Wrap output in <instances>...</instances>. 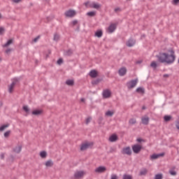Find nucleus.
<instances>
[{
  "label": "nucleus",
  "instance_id": "26",
  "mask_svg": "<svg viewBox=\"0 0 179 179\" xmlns=\"http://www.w3.org/2000/svg\"><path fill=\"white\" fill-rule=\"evenodd\" d=\"M12 43H13V40L10 39L6 44L3 45V47H9V45L12 44Z\"/></svg>",
  "mask_w": 179,
  "mask_h": 179
},
{
  "label": "nucleus",
  "instance_id": "36",
  "mask_svg": "<svg viewBox=\"0 0 179 179\" xmlns=\"http://www.w3.org/2000/svg\"><path fill=\"white\" fill-rule=\"evenodd\" d=\"M53 40H54L55 41H58L59 40V35L55 34L54 35V38H53Z\"/></svg>",
  "mask_w": 179,
  "mask_h": 179
},
{
  "label": "nucleus",
  "instance_id": "11",
  "mask_svg": "<svg viewBox=\"0 0 179 179\" xmlns=\"http://www.w3.org/2000/svg\"><path fill=\"white\" fill-rule=\"evenodd\" d=\"M103 99H110L111 97V91L110 90H105L103 92Z\"/></svg>",
  "mask_w": 179,
  "mask_h": 179
},
{
  "label": "nucleus",
  "instance_id": "27",
  "mask_svg": "<svg viewBox=\"0 0 179 179\" xmlns=\"http://www.w3.org/2000/svg\"><path fill=\"white\" fill-rule=\"evenodd\" d=\"M129 124L131 125H134V124H136V119L135 118H131L129 120Z\"/></svg>",
  "mask_w": 179,
  "mask_h": 179
},
{
  "label": "nucleus",
  "instance_id": "13",
  "mask_svg": "<svg viewBox=\"0 0 179 179\" xmlns=\"http://www.w3.org/2000/svg\"><path fill=\"white\" fill-rule=\"evenodd\" d=\"M164 156V153H161V154H153L152 155L150 156L151 160H155L156 159H159V157H163Z\"/></svg>",
  "mask_w": 179,
  "mask_h": 179
},
{
  "label": "nucleus",
  "instance_id": "43",
  "mask_svg": "<svg viewBox=\"0 0 179 179\" xmlns=\"http://www.w3.org/2000/svg\"><path fill=\"white\" fill-rule=\"evenodd\" d=\"M62 62H63L62 59H59L57 60V64H58V65H61V64H62Z\"/></svg>",
  "mask_w": 179,
  "mask_h": 179
},
{
  "label": "nucleus",
  "instance_id": "21",
  "mask_svg": "<svg viewBox=\"0 0 179 179\" xmlns=\"http://www.w3.org/2000/svg\"><path fill=\"white\" fill-rule=\"evenodd\" d=\"M45 166L46 167H52V166H54V162H52V160H48L45 163Z\"/></svg>",
  "mask_w": 179,
  "mask_h": 179
},
{
  "label": "nucleus",
  "instance_id": "23",
  "mask_svg": "<svg viewBox=\"0 0 179 179\" xmlns=\"http://www.w3.org/2000/svg\"><path fill=\"white\" fill-rule=\"evenodd\" d=\"M40 156L42 159H45V157H47V152H45V151L41 152Z\"/></svg>",
  "mask_w": 179,
  "mask_h": 179
},
{
  "label": "nucleus",
  "instance_id": "32",
  "mask_svg": "<svg viewBox=\"0 0 179 179\" xmlns=\"http://www.w3.org/2000/svg\"><path fill=\"white\" fill-rule=\"evenodd\" d=\"M66 85H68V86H73V80H68L66 82Z\"/></svg>",
  "mask_w": 179,
  "mask_h": 179
},
{
  "label": "nucleus",
  "instance_id": "2",
  "mask_svg": "<svg viewBox=\"0 0 179 179\" xmlns=\"http://www.w3.org/2000/svg\"><path fill=\"white\" fill-rule=\"evenodd\" d=\"M86 8H93L94 9H100L101 8V4L96 2L90 3L89 1L85 3Z\"/></svg>",
  "mask_w": 179,
  "mask_h": 179
},
{
  "label": "nucleus",
  "instance_id": "54",
  "mask_svg": "<svg viewBox=\"0 0 179 179\" xmlns=\"http://www.w3.org/2000/svg\"><path fill=\"white\" fill-rule=\"evenodd\" d=\"M0 19H2V14H0Z\"/></svg>",
  "mask_w": 179,
  "mask_h": 179
},
{
  "label": "nucleus",
  "instance_id": "4",
  "mask_svg": "<svg viewBox=\"0 0 179 179\" xmlns=\"http://www.w3.org/2000/svg\"><path fill=\"white\" fill-rule=\"evenodd\" d=\"M85 176H86V171H77L74 173L75 178H83Z\"/></svg>",
  "mask_w": 179,
  "mask_h": 179
},
{
  "label": "nucleus",
  "instance_id": "49",
  "mask_svg": "<svg viewBox=\"0 0 179 179\" xmlns=\"http://www.w3.org/2000/svg\"><path fill=\"white\" fill-rule=\"evenodd\" d=\"M138 142H145V141H143V139L142 138H137L136 140Z\"/></svg>",
  "mask_w": 179,
  "mask_h": 179
},
{
  "label": "nucleus",
  "instance_id": "15",
  "mask_svg": "<svg viewBox=\"0 0 179 179\" xmlns=\"http://www.w3.org/2000/svg\"><path fill=\"white\" fill-rule=\"evenodd\" d=\"M149 117L148 116H143L141 118V122L142 124H143L144 125H148L149 124Z\"/></svg>",
  "mask_w": 179,
  "mask_h": 179
},
{
  "label": "nucleus",
  "instance_id": "29",
  "mask_svg": "<svg viewBox=\"0 0 179 179\" xmlns=\"http://www.w3.org/2000/svg\"><path fill=\"white\" fill-rule=\"evenodd\" d=\"M22 108H23L24 111H25V113H27V114H29V113H30V109L29 108V106H24Z\"/></svg>",
  "mask_w": 179,
  "mask_h": 179
},
{
  "label": "nucleus",
  "instance_id": "10",
  "mask_svg": "<svg viewBox=\"0 0 179 179\" xmlns=\"http://www.w3.org/2000/svg\"><path fill=\"white\" fill-rule=\"evenodd\" d=\"M122 155H127L128 156H131L132 154V150H131V147H126L122 149Z\"/></svg>",
  "mask_w": 179,
  "mask_h": 179
},
{
  "label": "nucleus",
  "instance_id": "25",
  "mask_svg": "<svg viewBox=\"0 0 179 179\" xmlns=\"http://www.w3.org/2000/svg\"><path fill=\"white\" fill-rule=\"evenodd\" d=\"M8 127H9V124H3L0 127V131L2 132V131H5V129H6V128H8Z\"/></svg>",
  "mask_w": 179,
  "mask_h": 179
},
{
  "label": "nucleus",
  "instance_id": "17",
  "mask_svg": "<svg viewBox=\"0 0 179 179\" xmlns=\"http://www.w3.org/2000/svg\"><path fill=\"white\" fill-rule=\"evenodd\" d=\"M126 44L127 47H134V45H135V40L129 39Z\"/></svg>",
  "mask_w": 179,
  "mask_h": 179
},
{
  "label": "nucleus",
  "instance_id": "19",
  "mask_svg": "<svg viewBox=\"0 0 179 179\" xmlns=\"http://www.w3.org/2000/svg\"><path fill=\"white\" fill-rule=\"evenodd\" d=\"M90 76L91 78H97V71L96 70H92L90 72Z\"/></svg>",
  "mask_w": 179,
  "mask_h": 179
},
{
  "label": "nucleus",
  "instance_id": "12",
  "mask_svg": "<svg viewBox=\"0 0 179 179\" xmlns=\"http://www.w3.org/2000/svg\"><path fill=\"white\" fill-rule=\"evenodd\" d=\"M94 171L98 173H106V171H107V168H106V166H99Z\"/></svg>",
  "mask_w": 179,
  "mask_h": 179
},
{
  "label": "nucleus",
  "instance_id": "44",
  "mask_svg": "<svg viewBox=\"0 0 179 179\" xmlns=\"http://www.w3.org/2000/svg\"><path fill=\"white\" fill-rule=\"evenodd\" d=\"M90 121H92V117H87L86 119V124H89V122H90Z\"/></svg>",
  "mask_w": 179,
  "mask_h": 179
},
{
  "label": "nucleus",
  "instance_id": "3",
  "mask_svg": "<svg viewBox=\"0 0 179 179\" xmlns=\"http://www.w3.org/2000/svg\"><path fill=\"white\" fill-rule=\"evenodd\" d=\"M92 146H93V143L85 142L81 144L80 150L82 151L87 150V149H89V148H92Z\"/></svg>",
  "mask_w": 179,
  "mask_h": 179
},
{
  "label": "nucleus",
  "instance_id": "22",
  "mask_svg": "<svg viewBox=\"0 0 179 179\" xmlns=\"http://www.w3.org/2000/svg\"><path fill=\"white\" fill-rule=\"evenodd\" d=\"M114 113H115L114 110H108L106 112L105 115L106 117H113V115H114Z\"/></svg>",
  "mask_w": 179,
  "mask_h": 179
},
{
  "label": "nucleus",
  "instance_id": "39",
  "mask_svg": "<svg viewBox=\"0 0 179 179\" xmlns=\"http://www.w3.org/2000/svg\"><path fill=\"white\" fill-rule=\"evenodd\" d=\"M9 135H10V131H7L4 133L5 138H8V136H9Z\"/></svg>",
  "mask_w": 179,
  "mask_h": 179
},
{
  "label": "nucleus",
  "instance_id": "45",
  "mask_svg": "<svg viewBox=\"0 0 179 179\" xmlns=\"http://www.w3.org/2000/svg\"><path fill=\"white\" fill-rule=\"evenodd\" d=\"M39 38H40V36H38V37L35 38L33 40L34 43H37V41H38V39H39Z\"/></svg>",
  "mask_w": 179,
  "mask_h": 179
},
{
  "label": "nucleus",
  "instance_id": "18",
  "mask_svg": "<svg viewBox=\"0 0 179 179\" xmlns=\"http://www.w3.org/2000/svg\"><path fill=\"white\" fill-rule=\"evenodd\" d=\"M117 140H118V136H117L116 134H113L109 138L110 142H115V141H117Z\"/></svg>",
  "mask_w": 179,
  "mask_h": 179
},
{
  "label": "nucleus",
  "instance_id": "48",
  "mask_svg": "<svg viewBox=\"0 0 179 179\" xmlns=\"http://www.w3.org/2000/svg\"><path fill=\"white\" fill-rule=\"evenodd\" d=\"M72 23H73V26H75L76 24H78V21L74 20L72 22Z\"/></svg>",
  "mask_w": 179,
  "mask_h": 179
},
{
  "label": "nucleus",
  "instance_id": "14",
  "mask_svg": "<svg viewBox=\"0 0 179 179\" xmlns=\"http://www.w3.org/2000/svg\"><path fill=\"white\" fill-rule=\"evenodd\" d=\"M127 74V68L122 67L119 69V75L120 76H124Z\"/></svg>",
  "mask_w": 179,
  "mask_h": 179
},
{
  "label": "nucleus",
  "instance_id": "34",
  "mask_svg": "<svg viewBox=\"0 0 179 179\" xmlns=\"http://www.w3.org/2000/svg\"><path fill=\"white\" fill-rule=\"evenodd\" d=\"M164 121H166L167 122L170 121V120H171V116H170V115H165L164 117Z\"/></svg>",
  "mask_w": 179,
  "mask_h": 179
},
{
  "label": "nucleus",
  "instance_id": "52",
  "mask_svg": "<svg viewBox=\"0 0 179 179\" xmlns=\"http://www.w3.org/2000/svg\"><path fill=\"white\" fill-rule=\"evenodd\" d=\"M164 78H169V75L168 74L164 75Z\"/></svg>",
  "mask_w": 179,
  "mask_h": 179
},
{
  "label": "nucleus",
  "instance_id": "40",
  "mask_svg": "<svg viewBox=\"0 0 179 179\" xmlns=\"http://www.w3.org/2000/svg\"><path fill=\"white\" fill-rule=\"evenodd\" d=\"M170 175L171 176H177V172L174 171H169Z\"/></svg>",
  "mask_w": 179,
  "mask_h": 179
},
{
  "label": "nucleus",
  "instance_id": "41",
  "mask_svg": "<svg viewBox=\"0 0 179 179\" xmlns=\"http://www.w3.org/2000/svg\"><path fill=\"white\" fill-rule=\"evenodd\" d=\"M5 33V29L3 27H0V35L3 34Z\"/></svg>",
  "mask_w": 179,
  "mask_h": 179
},
{
  "label": "nucleus",
  "instance_id": "37",
  "mask_svg": "<svg viewBox=\"0 0 179 179\" xmlns=\"http://www.w3.org/2000/svg\"><path fill=\"white\" fill-rule=\"evenodd\" d=\"M150 66L152 68H157V64L156 63V62H152L151 64H150Z\"/></svg>",
  "mask_w": 179,
  "mask_h": 179
},
{
  "label": "nucleus",
  "instance_id": "46",
  "mask_svg": "<svg viewBox=\"0 0 179 179\" xmlns=\"http://www.w3.org/2000/svg\"><path fill=\"white\" fill-rule=\"evenodd\" d=\"M15 3H19V2H22V0H12Z\"/></svg>",
  "mask_w": 179,
  "mask_h": 179
},
{
  "label": "nucleus",
  "instance_id": "42",
  "mask_svg": "<svg viewBox=\"0 0 179 179\" xmlns=\"http://www.w3.org/2000/svg\"><path fill=\"white\" fill-rule=\"evenodd\" d=\"M114 10L116 13H118L119 12H121V9L120 8H115Z\"/></svg>",
  "mask_w": 179,
  "mask_h": 179
},
{
  "label": "nucleus",
  "instance_id": "35",
  "mask_svg": "<svg viewBox=\"0 0 179 179\" xmlns=\"http://www.w3.org/2000/svg\"><path fill=\"white\" fill-rule=\"evenodd\" d=\"M155 179H163V174L159 173L155 175Z\"/></svg>",
  "mask_w": 179,
  "mask_h": 179
},
{
  "label": "nucleus",
  "instance_id": "51",
  "mask_svg": "<svg viewBox=\"0 0 179 179\" xmlns=\"http://www.w3.org/2000/svg\"><path fill=\"white\" fill-rule=\"evenodd\" d=\"M10 49H8V50H6V54H9V52H10Z\"/></svg>",
  "mask_w": 179,
  "mask_h": 179
},
{
  "label": "nucleus",
  "instance_id": "30",
  "mask_svg": "<svg viewBox=\"0 0 179 179\" xmlns=\"http://www.w3.org/2000/svg\"><path fill=\"white\" fill-rule=\"evenodd\" d=\"M95 36L96 37H101V36H103V31H97L96 33H95Z\"/></svg>",
  "mask_w": 179,
  "mask_h": 179
},
{
  "label": "nucleus",
  "instance_id": "24",
  "mask_svg": "<svg viewBox=\"0 0 179 179\" xmlns=\"http://www.w3.org/2000/svg\"><path fill=\"white\" fill-rule=\"evenodd\" d=\"M136 92L137 93H141V94H143V93H145V89L142 87H138L136 89Z\"/></svg>",
  "mask_w": 179,
  "mask_h": 179
},
{
  "label": "nucleus",
  "instance_id": "47",
  "mask_svg": "<svg viewBox=\"0 0 179 179\" xmlns=\"http://www.w3.org/2000/svg\"><path fill=\"white\" fill-rule=\"evenodd\" d=\"M111 179H118L116 175H112L111 176Z\"/></svg>",
  "mask_w": 179,
  "mask_h": 179
},
{
  "label": "nucleus",
  "instance_id": "7",
  "mask_svg": "<svg viewBox=\"0 0 179 179\" xmlns=\"http://www.w3.org/2000/svg\"><path fill=\"white\" fill-rule=\"evenodd\" d=\"M132 150L134 153L138 154L142 150V145L135 144L134 145H132Z\"/></svg>",
  "mask_w": 179,
  "mask_h": 179
},
{
  "label": "nucleus",
  "instance_id": "53",
  "mask_svg": "<svg viewBox=\"0 0 179 179\" xmlns=\"http://www.w3.org/2000/svg\"><path fill=\"white\" fill-rule=\"evenodd\" d=\"M80 101H81L83 103H85V99L82 98V99H80Z\"/></svg>",
  "mask_w": 179,
  "mask_h": 179
},
{
  "label": "nucleus",
  "instance_id": "20",
  "mask_svg": "<svg viewBox=\"0 0 179 179\" xmlns=\"http://www.w3.org/2000/svg\"><path fill=\"white\" fill-rule=\"evenodd\" d=\"M13 152L15 153H19L20 152H22V145H17L13 149Z\"/></svg>",
  "mask_w": 179,
  "mask_h": 179
},
{
  "label": "nucleus",
  "instance_id": "28",
  "mask_svg": "<svg viewBox=\"0 0 179 179\" xmlns=\"http://www.w3.org/2000/svg\"><path fill=\"white\" fill-rule=\"evenodd\" d=\"M146 174H148V169H144L140 172V176H146Z\"/></svg>",
  "mask_w": 179,
  "mask_h": 179
},
{
  "label": "nucleus",
  "instance_id": "38",
  "mask_svg": "<svg viewBox=\"0 0 179 179\" xmlns=\"http://www.w3.org/2000/svg\"><path fill=\"white\" fill-rule=\"evenodd\" d=\"M179 3V0H172V5L177 6Z\"/></svg>",
  "mask_w": 179,
  "mask_h": 179
},
{
  "label": "nucleus",
  "instance_id": "31",
  "mask_svg": "<svg viewBox=\"0 0 179 179\" xmlns=\"http://www.w3.org/2000/svg\"><path fill=\"white\" fill-rule=\"evenodd\" d=\"M87 15V16H91V17L96 16V11L88 12Z\"/></svg>",
  "mask_w": 179,
  "mask_h": 179
},
{
  "label": "nucleus",
  "instance_id": "50",
  "mask_svg": "<svg viewBox=\"0 0 179 179\" xmlns=\"http://www.w3.org/2000/svg\"><path fill=\"white\" fill-rule=\"evenodd\" d=\"M71 54H72V50H69L67 52V55H71Z\"/></svg>",
  "mask_w": 179,
  "mask_h": 179
},
{
  "label": "nucleus",
  "instance_id": "1",
  "mask_svg": "<svg viewBox=\"0 0 179 179\" xmlns=\"http://www.w3.org/2000/svg\"><path fill=\"white\" fill-rule=\"evenodd\" d=\"M157 58L159 62L162 64H173V62L176 61L174 50H173V49H170L167 52H162L157 56Z\"/></svg>",
  "mask_w": 179,
  "mask_h": 179
},
{
  "label": "nucleus",
  "instance_id": "55",
  "mask_svg": "<svg viewBox=\"0 0 179 179\" xmlns=\"http://www.w3.org/2000/svg\"><path fill=\"white\" fill-rule=\"evenodd\" d=\"M1 61H2V59H1V58H0V62H1Z\"/></svg>",
  "mask_w": 179,
  "mask_h": 179
},
{
  "label": "nucleus",
  "instance_id": "8",
  "mask_svg": "<svg viewBox=\"0 0 179 179\" xmlns=\"http://www.w3.org/2000/svg\"><path fill=\"white\" fill-rule=\"evenodd\" d=\"M64 15L66 17H73L76 15V11L75 10H69L65 12Z\"/></svg>",
  "mask_w": 179,
  "mask_h": 179
},
{
  "label": "nucleus",
  "instance_id": "33",
  "mask_svg": "<svg viewBox=\"0 0 179 179\" xmlns=\"http://www.w3.org/2000/svg\"><path fill=\"white\" fill-rule=\"evenodd\" d=\"M122 179H132V176L128 175V174H124V175H123Z\"/></svg>",
  "mask_w": 179,
  "mask_h": 179
},
{
  "label": "nucleus",
  "instance_id": "5",
  "mask_svg": "<svg viewBox=\"0 0 179 179\" xmlns=\"http://www.w3.org/2000/svg\"><path fill=\"white\" fill-rule=\"evenodd\" d=\"M18 82V80L17 78H15L12 83L8 85V92L9 93H12L13 92V89H15V86L16 85V83H17Z\"/></svg>",
  "mask_w": 179,
  "mask_h": 179
},
{
  "label": "nucleus",
  "instance_id": "9",
  "mask_svg": "<svg viewBox=\"0 0 179 179\" xmlns=\"http://www.w3.org/2000/svg\"><path fill=\"white\" fill-rule=\"evenodd\" d=\"M115 29H117V24H110V25L106 29L108 33H114L115 31Z\"/></svg>",
  "mask_w": 179,
  "mask_h": 179
},
{
  "label": "nucleus",
  "instance_id": "6",
  "mask_svg": "<svg viewBox=\"0 0 179 179\" xmlns=\"http://www.w3.org/2000/svg\"><path fill=\"white\" fill-rule=\"evenodd\" d=\"M138 84V79L132 80L127 83V87L128 89H134L135 86Z\"/></svg>",
  "mask_w": 179,
  "mask_h": 179
},
{
  "label": "nucleus",
  "instance_id": "16",
  "mask_svg": "<svg viewBox=\"0 0 179 179\" xmlns=\"http://www.w3.org/2000/svg\"><path fill=\"white\" fill-rule=\"evenodd\" d=\"M43 114V110L35 109L32 111V115H41Z\"/></svg>",
  "mask_w": 179,
  "mask_h": 179
}]
</instances>
